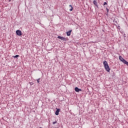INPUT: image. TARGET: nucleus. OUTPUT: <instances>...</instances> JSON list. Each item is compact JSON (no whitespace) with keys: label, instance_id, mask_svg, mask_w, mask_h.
Wrapping results in <instances>:
<instances>
[{"label":"nucleus","instance_id":"nucleus-13","mask_svg":"<svg viewBox=\"0 0 128 128\" xmlns=\"http://www.w3.org/2000/svg\"><path fill=\"white\" fill-rule=\"evenodd\" d=\"M106 4H108L106 3V2H104V6H106Z\"/></svg>","mask_w":128,"mask_h":128},{"label":"nucleus","instance_id":"nucleus-16","mask_svg":"<svg viewBox=\"0 0 128 128\" xmlns=\"http://www.w3.org/2000/svg\"><path fill=\"white\" fill-rule=\"evenodd\" d=\"M69 6H70V8H72V4H70V5Z\"/></svg>","mask_w":128,"mask_h":128},{"label":"nucleus","instance_id":"nucleus-9","mask_svg":"<svg viewBox=\"0 0 128 128\" xmlns=\"http://www.w3.org/2000/svg\"><path fill=\"white\" fill-rule=\"evenodd\" d=\"M18 56H18V55H16V56H14L13 58H18Z\"/></svg>","mask_w":128,"mask_h":128},{"label":"nucleus","instance_id":"nucleus-6","mask_svg":"<svg viewBox=\"0 0 128 128\" xmlns=\"http://www.w3.org/2000/svg\"><path fill=\"white\" fill-rule=\"evenodd\" d=\"M93 2H94V4L96 6L97 8H98V2H96V0H94Z\"/></svg>","mask_w":128,"mask_h":128},{"label":"nucleus","instance_id":"nucleus-14","mask_svg":"<svg viewBox=\"0 0 128 128\" xmlns=\"http://www.w3.org/2000/svg\"><path fill=\"white\" fill-rule=\"evenodd\" d=\"M70 12H72V7L70 9Z\"/></svg>","mask_w":128,"mask_h":128},{"label":"nucleus","instance_id":"nucleus-11","mask_svg":"<svg viewBox=\"0 0 128 128\" xmlns=\"http://www.w3.org/2000/svg\"><path fill=\"white\" fill-rule=\"evenodd\" d=\"M124 64H126V66H128V62L126 60V62H124Z\"/></svg>","mask_w":128,"mask_h":128},{"label":"nucleus","instance_id":"nucleus-3","mask_svg":"<svg viewBox=\"0 0 128 128\" xmlns=\"http://www.w3.org/2000/svg\"><path fill=\"white\" fill-rule=\"evenodd\" d=\"M119 60L120 62H122L123 64H124L126 62V60L124 59L122 56H119Z\"/></svg>","mask_w":128,"mask_h":128},{"label":"nucleus","instance_id":"nucleus-7","mask_svg":"<svg viewBox=\"0 0 128 128\" xmlns=\"http://www.w3.org/2000/svg\"><path fill=\"white\" fill-rule=\"evenodd\" d=\"M72 30H70L68 32H66V34L68 36H70V34L72 32Z\"/></svg>","mask_w":128,"mask_h":128},{"label":"nucleus","instance_id":"nucleus-19","mask_svg":"<svg viewBox=\"0 0 128 128\" xmlns=\"http://www.w3.org/2000/svg\"><path fill=\"white\" fill-rule=\"evenodd\" d=\"M39 128H42V127H40Z\"/></svg>","mask_w":128,"mask_h":128},{"label":"nucleus","instance_id":"nucleus-12","mask_svg":"<svg viewBox=\"0 0 128 128\" xmlns=\"http://www.w3.org/2000/svg\"><path fill=\"white\" fill-rule=\"evenodd\" d=\"M56 124V121H55L52 122V124Z\"/></svg>","mask_w":128,"mask_h":128},{"label":"nucleus","instance_id":"nucleus-1","mask_svg":"<svg viewBox=\"0 0 128 128\" xmlns=\"http://www.w3.org/2000/svg\"><path fill=\"white\" fill-rule=\"evenodd\" d=\"M103 64L104 65L106 70L108 72H110V66H108V62L106 60H104L103 62Z\"/></svg>","mask_w":128,"mask_h":128},{"label":"nucleus","instance_id":"nucleus-2","mask_svg":"<svg viewBox=\"0 0 128 128\" xmlns=\"http://www.w3.org/2000/svg\"><path fill=\"white\" fill-rule=\"evenodd\" d=\"M16 34L17 36H20L22 34V31L20 30H16Z\"/></svg>","mask_w":128,"mask_h":128},{"label":"nucleus","instance_id":"nucleus-17","mask_svg":"<svg viewBox=\"0 0 128 128\" xmlns=\"http://www.w3.org/2000/svg\"><path fill=\"white\" fill-rule=\"evenodd\" d=\"M124 38H126V34H124Z\"/></svg>","mask_w":128,"mask_h":128},{"label":"nucleus","instance_id":"nucleus-4","mask_svg":"<svg viewBox=\"0 0 128 128\" xmlns=\"http://www.w3.org/2000/svg\"><path fill=\"white\" fill-rule=\"evenodd\" d=\"M58 38H59V40H64V42L66 41V38H64V37L58 36Z\"/></svg>","mask_w":128,"mask_h":128},{"label":"nucleus","instance_id":"nucleus-18","mask_svg":"<svg viewBox=\"0 0 128 128\" xmlns=\"http://www.w3.org/2000/svg\"><path fill=\"white\" fill-rule=\"evenodd\" d=\"M10 0H9V2H10Z\"/></svg>","mask_w":128,"mask_h":128},{"label":"nucleus","instance_id":"nucleus-8","mask_svg":"<svg viewBox=\"0 0 128 128\" xmlns=\"http://www.w3.org/2000/svg\"><path fill=\"white\" fill-rule=\"evenodd\" d=\"M58 112H60V109H57L56 110V112H55V114L56 116H58Z\"/></svg>","mask_w":128,"mask_h":128},{"label":"nucleus","instance_id":"nucleus-5","mask_svg":"<svg viewBox=\"0 0 128 128\" xmlns=\"http://www.w3.org/2000/svg\"><path fill=\"white\" fill-rule=\"evenodd\" d=\"M74 90L75 92H82V89L78 88V87L75 88Z\"/></svg>","mask_w":128,"mask_h":128},{"label":"nucleus","instance_id":"nucleus-15","mask_svg":"<svg viewBox=\"0 0 128 128\" xmlns=\"http://www.w3.org/2000/svg\"><path fill=\"white\" fill-rule=\"evenodd\" d=\"M106 10L107 12H108V8H106Z\"/></svg>","mask_w":128,"mask_h":128},{"label":"nucleus","instance_id":"nucleus-10","mask_svg":"<svg viewBox=\"0 0 128 128\" xmlns=\"http://www.w3.org/2000/svg\"><path fill=\"white\" fill-rule=\"evenodd\" d=\"M40 78H38V79L37 80V82H38V84H40Z\"/></svg>","mask_w":128,"mask_h":128}]
</instances>
